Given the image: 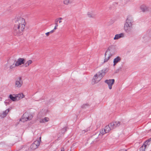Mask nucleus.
Returning <instances> with one entry per match:
<instances>
[{
  "instance_id": "1",
  "label": "nucleus",
  "mask_w": 151,
  "mask_h": 151,
  "mask_svg": "<svg viewBox=\"0 0 151 151\" xmlns=\"http://www.w3.org/2000/svg\"><path fill=\"white\" fill-rule=\"evenodd\" d=\"M26 23L23 18L19 17L16 19L13 29L14 35L18 36L22 35L24 31Z\"/></svg>"
},
{
  "instance_id": "2",
  "label": "nucleus",
  "mask_w": 151,
  "mask_h": 151,
  "mask_svg": "<svg viewBox=\"0 0 151 151\" xmlns=\"http://www.w3.org/2000/svg\"><path fill=\"white\" fill-rule=\"evenodd\" d=\"M134 21L132 15H128L124 23V29L127 33H130L133 31Z\"/></svg>"
},
{
  "instance_id": "3",
  "label": "nucleus",
  "mask_w": 151,
  "mask_h": 151,
  "mask_svg": "<svg viewBox=\"0 0 151 151\" xmlns=\"http://www.w3.org/2000/svg\"><path fill=\"white\" fill-rule=\"evenodd\" d=\"M105 74V70H101L97 72L93 76L92 80L93 84H94L99 82L103 78Z\"/></svg>"
},
{
  "instance_id": "4",
  "label": "nucleus",
  "mask_w": 151,
  "mask_h": 151,
  "mask_svg": "<svg viewBox=\"0 0 151 151\" xmlns=\"http://www.w3.org/2000/svg\"><path fill=\"white\" fill-rule=\"evenodd\" d=\"M102 136L103 135L101 134L100 132L99 133H97L91 137L89 139V142L91 143V142H93L96 141L98 139L101 138Z\"/></svg>"
},
{
  "instance_id": "5",
  "label": "nucleus",
  "mask_w": 151,
  "mask_h": 151,
  "mask_svg": "<svg viewBox=\"0 0 151 151\" xmlns=\"http://www.w3.org/2000/svg\"><path fill=\"white\" fill-rule=\"evenodd\" d=\"M111 46L109 47L106 51L105 54V59L104 62H107L114 54L110 51V49Z\"/></svg>"
},
{
  "instance_id": "6",
  "label": "nucleus",
  "mask_w": 151,
  "mask_h": 151,
  "mask_svg": "<svg viewBox=\"0 0 151 151\" xmlns=\"http://www.w3.org/2000/svg\"><path fill=\"white\" fill-rule=\"evenodd\" d=\"M150 145L151 147V138L145 142L143 145L140 147L139 151H145V149L149 148Z\"/></svg>"
},
{
  "instance_id": "7",
  "label": "nucleus",
  "mask_w": 151,
  "mask_h": 151,
  "mask_svg": "<svg viewBox=\"0 0 151 151\" xmlns=\"http://www.w3.org/2000/svg\"><path fill=\"white\" fill-rule=\"evenodd\" d=\"M32 117L33 116L32 114H29L27 113H25L23 114L21 120L22 122H26L31 120Z\"/></svg>"
},
{
  "instance_id": "8",
  "label": "nucleus",
  "mask_w": 151,
  "mask_h": 151,
  "mask_svg": "<svg viewBox=\"0 0 151 151\" xmlns=\"http://www.w3.org/2000/svg\"><path fill=\"white\" fill-rule=\"evenodd\" d=\"M23 82L21 77H18L16 80L15 83V87L16 88H19L22 86Z\"/></svg>"
},
{
  "instance_id": "9",
  "label": "nucleus",
  "mask_w": 151,
  "mask_h": 151,
  "mask_svg": "<svg viewBox=\"0 0 151 151\" xmlns=\"http://www.w3.org/2000/svg\"><path fill=\"white\" fill-rule=\"evenodd\" d=\"M41 142V137H40L38 140L35 141L31 145V148L34 150L37 149L39 146L40 142Z\"/></svg>"
},
{
  "instance_id": "10",
  "label": "nucleus",
  "mask_w": 151,
  "mask_h": 151,
  "mask_svg": "<svg viewBox=\"0 0 151 151\" xmlns=\"http://www.w3.org/2000/svg\"><path fill=\"white\" fill-rule=\"evenodd\" d=\"M140 9L143 12H147L150 11L149 6L145 4L141 5L140 7Z\"/></svg>"
},
{
  "instance_id": "11",
  "label": "nucleus",
  "mask_w": 151,
  "mask_h": 151,
  "mask_svg": "<svg viewBox=\"0 0 151 151\" xmlns=\"http://www.w3.org/2000/svg\"><path fill=\"white\" fill-rule=\"evenodd\" d=\"M121 125V122L119 121H115L109 124V126L112 129H113Z\"/></svg>"
},
{
  "instance_id": "12",
  "label": "nucleus",
  "mask_w": 151,
  "mask_h": 151,
  "mask_svg": "<svg viewBox=\"0 0 151 151\" xmlns=\"http://www.w3.org/2000/svg\"><path fill=\"white\" fill-rule=\"evenodd\" d=\"M111 129H112L110 128V127L109 126V124L108 125L106 126L105 129H101L100 132L101 134L103 135L105 133L109 132Z\"/></svg>"
},
{
  "instance_id": "13",
  "label": "nucleus",
  "mask_w": 151,
  "mask_h": 151,
  "mask_svg": "<svg viewBox=\"0 0 151 151\" xmlns=\"http://www.w3.org/2000/svg\"><path fill=\"white\" fill-rule=\"evenodd\" d=\"M105 82L107 83L108 86L109 88L111 89L112 88V86L114 83V79L106 80L105 81Z\"/></svg>"
},
{
  "instance_id": "14",
  "label": "nucleus",
  "mask_w": 151,
  "mask_h": 151,
  "mask_svg": "<svg viewBox=\"0 0 151 151\" xmlns=\"http://www.w3.org/2000/svg\"><path fill=\"white\" fill-rule=\"evenodd\" d=\"M96 14L95 12L93 11H91L87 13V17L91 18L94 19L95 18Z\"/></svg>"
},
{
  "instance_id": "15",
  "label": "nucleus",
  "mask_w": 151,
  "mask_h": 151,
  "mask_svg": "<svg viewBox=\"0 0 151 151\" xmlns=\"http://www.w3.org/2000/svg\"><path fill=\"white\" fill-rule=\"evenodd\" d=\"M24 59L23 58H19L15 63L16 66H18L24 63Z\"/></svg>"
},
{
  "instance_id": "16",
  "label": "nucleus",
  "mask_w": 151,
  "mask_h": 151,
  "mask_svg": "<svg viewBox=\"0 0 151 151\" xmlns=\"http://www.w3.org/2000/svg\"><path fill=\"white\" fill-rule=\"evenodd\" d=\"M10 110V109L9 108L3 111L2 113H0V117L3 118L5 117L7 115Z\"/></svg>"
},
{
  "instance_id": "17",
  "label": "nucleus",
  "mask_w": 151,
  "mask_h": 151,
  "mask_svg": "<svg viewBox=\"0 0 151 151\" xmlns=\"http://www.w3.org/2000/svg\"><path fill=\"white\" fill-rule=\"evenodd\" d=\"M124 33H121L119 34H116L115 35V37L114 38V40H118L121 38L124 37Z\"/></svg>"
},
{
  "instance_id": "18",
  "label": "nucleus",
  "mask_w": 151,
  "mask_h": 151,
  "mask_svg": "<svg viewBox=\"0 0 151 151\" xmlns=\"http://www.w3.org/2000/svg\"><path fill=\"white\" fill-rule=\"evenodd\" d=\"M15 95L17 101L22 99L24 97V96L22 93H20L17 94H16Z\"/></svg>"
},
{
  "instance_id": "19",
  "label": "nucleus",
  "mask_w": 151,
  "mask_h": 151,
  "mask_svg": "<svg viewBox=\"0 0 151 151\" xmlns=\"http://www.w3.org/2000/svg\"><path fill=\"white\" fill-rule=\"evenodd\" d=\"M121 60V58L119 57L118 56L116 58H115L114 59V66H115L116 64L118 62H119Z\"/></svg>"
},
{
  "instance_id": "20",
  "label": "nucleus",
  "mask_w": 151,
  "mask_h": 151,
  "mask_svg": "<svg viewBox=\"0 0 151 151\" xmlns=\"http://www.w3.org/2000/svg\"><path fill=\"white\" fill-rule=\"evenodd\" d=\"M73 0H63V3L65 5H68L72 4Z\"/></svg>"
},
{
  "instance_id": "21",
  "label": "nucleus",
  "mask_w": 151,
  "mask_h": 151,
  "mask_svg": "<svg viewBox=\"0 0 151 151\" xmlns=\"http://www.w3.org/2000/svg\"><path fill=\"white\" fill-rule=\"evenodd\" d=\"M49 120V119L48 117H45L44 118L40 120V122L41 123H44L47 122Z\"/></svg>"
},
{
  "instance_id": "22",
  "label": "nucleus",
  "mask_w": 151,
  "mask_h": 151,
  "mask_svg": "<svg viewBox=\"0 0 151 151\" xmlns=\"http://www.w3.org/2000/svg\"><path fill=\"white\" fill-rule=\"evenodd\" d=\"M60 19H63V18L62 17H58L57 18L55 19V26H56V27H58V21L60 20Z\"/></svg>"
},
{
  "instance_id": "23",
  "label": "nucleus",
  "mask_w": 151,
  "mask_h": 151,
  "mask_svg": "<svg viewBox=\"0 0 151 151\" xmlns=\"http://www.w3.org/2000/svg\"><path fill=\"white\" fill-rule=\"evenodd\" d=\"M14 95L15 96H13L12 95L10 94L9 95V97L13 101H17L16 95Z\"/></svg>"
},
{
  "instance_id": "24",
  "label": "nucleus",
  "mask_w": 151,
  "mask_h": 151,
  "mask_svg": "<svg viewBox=\"0 0 151 151\" xmlns=\"http://www.w3.org/2000/svg\"><path fill=\"white\" fill-rule=\"evenodd\" d=\"M32 63V60H29L27 62L24 64L25 67H26L29 66Z\"/></svg>"
},
{
  "instance_id": "25",
  "label": "nucleus",
  "mask_w": 151,
  "mask_h": 151,
  "mask_svg": "<svg viewBox=\"0 0 151 151\" xmlns=\"http://www.w3.org/2000/svg\"><path fill=\"white\" fill-rule=\"evenodd\" d=\"M132 0H124V4H128Z\"/></svg>"
},
{
  "instance_id": "26",
  "label": "nucleus",
  "mask_w": 151,
  "mask_h": 151,
  "mask_svg": "<svg viewBox=\"0 0 151 151\" xmlns=\"http://www.w3.org/2000/svg\"><path fill=\"white\" fill-rule=\"evenodd\" d=\"M16 65H15V64H14V63H13L12 65H11L10 66V69H13L14 68Z\"/></svg>"
},
{
  "instance_id": "27",
  "label": "nucleus",
  "mask_w": 151,
  "mask_h": 151,
  "mask_svg": "<svg viewBox=\"0 0 151 151\" xmlns=\"http://www.w3.org/2000/svg\"><path fill=\"white\" fill-rule=\"evenodd\" d=\"M50 33L49 32H47L45 33V34L47 36H48L50 34Z\"/></svg>"
},
{
  "instance_id": "28",
  "label": "nucleus",
  "mask_w": 151,
  "mask_h": 151,
  "mask_svg": "<svg viewBox=\"0 0 151 151\" xmlns=\"http://www.w3.org/2000/svg\"><path fill=\"white\" fill-rule=\"evenodd\" d=\"M55 31V30L53 29L52 30H51L49 32L50 34L52 33H53Z\"/></svg>"
},
{
  "instance_id": "29",
  "label": "nucleus",
  "mask_w": 151,
  "mask_h": 151,
  "mask_svg": "<svg viewBox=\"0 0 151 151\" xmlns=\"http://www.w3.org/2000/svg\"><path fill=\"white\" fill-rule=\"evenodd\" d=\"M88 131L87 130H84L82 131V132L83 133H84L85 132H87Z\"/></svg>"
},
{
  "instance_id": "30",
  "label": "nucleus",
  "mask_w": 151,
  "mask_h": 151,
  "mask_svg": "<svg viewBox=\"0 0 151 151\" xmlns=\"http://www.w3.org/2000/svg\"><path fill=\"white\" fill-rule=\"evenodd\" d=\"M5 66L6 67V68H8V64H6L5 65Z\"/></svg>"
},
{
  "instance_id": "31",
  "label": "nucleus",
  "mask_w": 151,
  "mask_h": 151,
  "mask_svg": "<svg viewBox=\"0 0 151 151\" xmlns=\"http://www.w3.org/2000/svg\"><path fill=\"white\" fill-rule=\"evenodd\" d=\"M57 27H56V26H55L53 29L55 30L56 29H57Z\"/></svg>"
},
{
  "instance_id": "32",
  "label": "nucleus",
  "mask_w": 151,
  "mask_h": 151,
  "mask_svg": "<svg viewBox=\"0 0 151 151\" xmlns=\"http://www.w3.org/2000/svg\"><path fill=\"white\" fill-rule=\"evenodd\" d=\"M62 20V19H60V20L58 21V22L59 23H62V21L61 20Z\"/></svg>"
},
{
  "instance_id": "33",
  "label": "nucleus",
  "mask_w": 151,
  "mask_h": 151,
  "mask_svg": "<svg viewBox=\"0 0 151 151\" xmlns=\"http://www.w3.org/2000/svg\"><path fill=\"white\" fill-rule=\"evenodd\" d=\"M64 151V149L63 148H62L61 150V151Z\"/></svg>"
},
{
  "instance_id": "34",
  "label": "nucleus",
  "mask_w": 151,
  "mask_h": 151,
  "mask_svg": "<svg viewBox=\"0 0 151 151\" xmlns=\"http://www.w3.org/2000/svg\"><path fill=\"white\" fill-rule=\"evenodd\" d=\"M115 4H116V5L118 3L117 2H115Z\"/></svg>"
},
{
  "instance_id": "35",
  "label": "nucleus",
  "mask_w": 151,
  "mask_h": 151,
  "mask_svg": "<svg viewBox=\"0 0 151 151\" xmlns=\"http://www.w3.org/2000/svg\"><path fill=\"white\" fill-rule=\"evenodd\" d=\"M150 130L151 131V129Z\"/></svg>"
}]
</instances>
